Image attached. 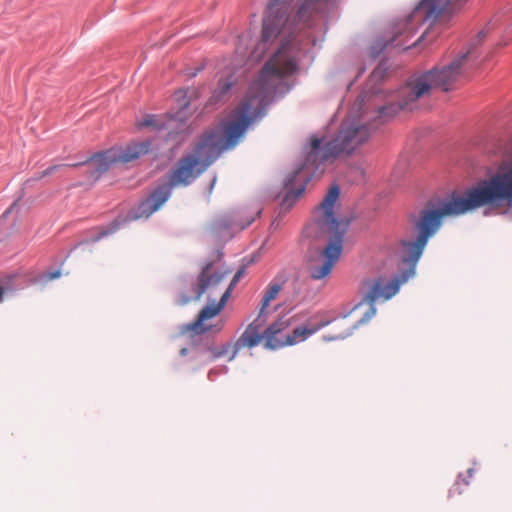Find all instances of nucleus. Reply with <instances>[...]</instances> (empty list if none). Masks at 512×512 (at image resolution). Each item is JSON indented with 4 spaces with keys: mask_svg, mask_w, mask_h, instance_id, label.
Returning <instances> with one entry per match:
<instances>
[{
    "mask_svg": "<svg viewBox=\"0 0 512 512\" xmlns=\"http://www.w3.org/2000/svg\"><path fill=\"white\" fill-rule=\"evenodd\" d=\"M505 204L512 205V162L501 166L488 179L467 189L462 196L453 195L439 208L435 209L427 205L418 213L411 214L408 218L406 233L400 239L396 249L399 259L407 264L408 270L401 278L387 279L380 276L366 281L367 290L363 296V302L369 305V311L355 324L347 323L343 319L338 331L325 339L334 341L349 337L359 324L367 322L376 314L375 302L386 301L398 292L400 285L414 275L415 267L428 240L440 229L444 217L465 214L483 207L499 208Z\"/></svg>",
    "mask_w": 512,
    "mask_h": 512,
    "instance_id": "f257e3e1",
    "label": "nucleus"
},
{
    "mask_svg": "<svg viewBox=\"0 0 512 512\" xmlns=\"http://www.w3.org/2000/svg\"><path fill=\"white\" fill-rule=\"evenodd\" d=\"M320 0H271L266 8L260 39L251 52L261 60L275 45L272 57L249 89H287L284 78L298 67L300 41L297 33L308 23Z\"/></svg>",
    "mask_w": 512,
    "mask_h": 512,
    "instance_id": "f03ea898",
    "label": "nucleus"
},
{
    "mask_svg": "<svg viewBox=\"0 0 512 512\" xmlns=\"http://www.w3.org/2000/svg\"><path fill=\"white\" fill-rule=\"evenodd\" d=\"M371 137L368 125L344 120L337 134L324 141V136L311 135L304 147L305 160L301 167L286 179L288 192L283 198V205L291 206L304 192L305 183L326 163H333L341 156H350Z\"/></svg>",
    "mask_w": 512,
    "mask_h": 512,
    "instance_id": "7ed1b4c3",
    "label": "nucleus"
},
{
    "mask_svg": "<svg viewBox=\"0 0 512 512\" xmlns=\"http://www.w3.org/2000/svg\"><path fill=\"white\" fill-rule=\"evenodd\" d=\"M490 32L491 26L487 25L471 40L468 50L452 63L441 69L433 68L411 79L400 90L401 101L399 104L381 107L379 109L380 117L392 116L402 109L412 110V104L418 99L429 96L432 89L440 88L443 91H448L461 76L465 63L474 57L476 47L486 39Z\"/></svg>",
    "mask_w": 512,
    "mask_h": 512,
    "instance_id": "20e7f679",
    "label": "nucleus"
},
{
    "mask_svg": "<svg viewBox=\"0 0 512 512\" xmlns=\"http://www.w3.org/2000/svg\"><path fill=\"white\" fill-rule=\"evenodd\" d=\"M337 185L330 187L325 198L318 207L315 225L319 237L328 240L319 256L308 263V272L312 279L321 280L327 277L340 258L343 249V238L348 229V221L338 219L334 215V205L339 197Z\"/></svg>",
    "mask_w": 512,
    "mask_h": 512,
    "instance_id": "39448f33",
    "label": "nucleus"
},
{
    "mask_svg": "<svg viewBox=\"0 0 512 512\" xmlns=\"http://www.w3.org/2000/svg\"><path fill=\"white\" fill-rule=\"evenodd\" d=\"M150 150V142L142 141L127 145L123 151L110 149L93 155L88 161V169L92 177L98 178L106 172L111 165L116 163H128L145 155Z\"/></svg>",
    "mask_w": 512,
    "mask_h": 512,
    "instance_id": "423d86ee",
    "label": "nucleus"
},
{
    "mask_svg": "<svg viewBox=\"0 0 512 512\" xmlns=\"http://www.w3.org/2000/svg\"><path fill=\"white\" fill-rule=\"evenodd\" d=\"M245 272L244 267L240 268L233 279L231 280L229 286L224 289V292L221 294V299L218 303L208 304L201 309L197 318L193 323L190 324L189 329L196 333H207L213 332L218 333L223 329L224 322L223 320H218L216 323L212 324L210 321L216 318L221 311L224 309L228 298L230 297L231 291L241 279Z\"/></svg>",
    "mask_w": 512,
    "mask_h": 512,
    "instance_id": "0eeeda50",
    "label": "nucleus"
},
{
    "mask_svg": "<svg viewBox=\"0 0 512 512\" xmlns=\"http://www.w3.org/2000/svg\"><path fill=\"white\" fill-rule=\"evenodd\" d=\"M175 98L178 102L180 100L186 99V91L179 90L175 93ZM188 105V102L184 101L183 103H179L181 109L178 111L176 115H146L141 122L138 123V127H150L156 131H167V135L171 138H174L176 135L184 132L186 130V122L184 121L183 109Z\"/></svg>",
    "mask_w": 512,
    "mask_h": 512,
    "instance_id": "6e6552de",
    "label": "nucleus"
},
{
    "mask_svg": "<svg viewBox=\"0 0 512 512\" xmlns=\"http://www.w3.org/2000/svg\"><path fill=\"white\" fill-rule=\"evenodd\" d=\"M227 271L220 269L213 263H207L201 270L197 284L194 288L195 299L199 300L203 295L207 296L209 304L218 303L216 298L224 292L222 282L227 276Z\"/></svg>",
    "mask_w": 512,
    "mask_h": 512,
    "instance_id": "1a4fd4ad",
    "label": "nucleus"
},
{
    "mask_svg": "<svg viewBox=\"0 0 512 512\" xmlns=\"http://www.w3.org/2000/svg\"><path fill=\"white\" fill-rule=\"evenodd\" d=\"M259 321L260 318L258 317V319H256L245 329V331L242 333L239 339L236 342L232 343L233 351L230 357L228 358L229 361H232L242 349L253 348L259 344L262 338H264L263 334L260 333L262 323H260Z\"/></svg>",
    "mask_w": 512,
    "mask_h": 512,
    "instance_id": "9d476101",
    "label": "nucleus"
},
{
    "mask_svg": "<svg viewBox=\"0 0 512 512\" xmlns=\"http://www.w3.org/2000/svg\"><path fill=\"white\" fill-rule=\"evenodd\" d=\"M291 325L290 319L281 317L265 330L263 337L265 340V346L269 349H279L285 347L286 334L283 335V331Z\"/></svg>",
    "mask_w": 512,
    "mask_h": 512,
    "instance_id": "9b49d317",
    "label": "nucleus"
},
{
    "mask_svg": "<svg viewBox=\"0 0 512 512\" xmlns=\"http://www.w3.org/2000/svg\"><path fill=\"white\" fill-rule=\"evenodd\" d=\"M328 324L329 321L327 320L315 322L313 318H310L304 325L296 327L291 333L286 334L285 346H291L305 341Z\"/></svg>",
    "mask_w": 512,
    "mask_h": 512,
    "instance_id": "f8f14e48",
    "label": "nucleus"
},
{
    "mask_svg": "<svg viewBox=\"0 0 512 512\" xmlns=\"http://www.w3.org/2000/svg\"><path fill=\"white\" fill-rule=\"evenodd\" d=\"M467 0H447L445 3H439L438 0H423L424 4L429 6V16L435 19H445L456 11Z\"/></svg>",
    "mask_w": 512,
    "mask_h": 512,
    "instance_id": "ddd939ff",
    "label": "nucleus"
},
{
    "mask_svg": "<svg viewBox=\"0 0 512 512\" xmlns=\"http://www.w3.org/2000/svg\"><path fill=\"white\" fill-rule=\"evenodd\" d=\"M232 351V343L223 344L221 346L209 347L205 355L204 362H212L226 355L230 356Z\"/></svg>",
    "mask_w": 512,
    "mask_h": 512,
    "instance_id": "4468645a",
    "label": "nucleus"
},
{
    "mask_svg": "<svg viewBox=\"0 0 512 512\" xmlns=\"http://www.w3.org/2000/svg\"><path fill=\"white\" fill-rule=\"evenodd\" d=\"M281 291V285L277 282H271L264 293V296L261 301L260 315L264 313L265 309L269 306V304L277 298Z\"/></svg>",
    "mask_w": 512,
    "mask_h": 512,
    "instance_id": "2eb2a0df",
    "label": "nucleus"
},
{
    "mask_svg": "<svg viewBox=\"0 0 512 512\" xmlns=\"http://www.w3.org/2000/svg\"><path fill=\"white\" fill-rule=\"evenodd\" d=\"M475 469L468 468L465 473H460L453 487L449 491V497L462 494V488L470 483V479L474 476Z\"/></svg>",
    "mask_w": 512,
    "mask_h": 512,
    "instance_id": "dca6fc26",
    "label": "nucleus"
},
{
    "mask_svg": "<svg viewBox=\"0 0 512 512\" xmlns=\"http://www.w3.org/2000/svg\"><path fill=\"white\" fill-rule=\"evenodd\" d=\"M234 84V80L232 77L228 78V79H225V80H220L219 81V85H218V92H219V97L220 96H223L226 92L229 91V89L233 86Z\"/></svg>",
    "mask_w": 512,
    "mask_h": 512,
    "instance_id": "f3484780",
    "label": "nucleus"
},
{
    "mask_svg": "<svg viewBox=\"0 0 512 512\" xmlns=\"http://www.w3.org/2000/svg\"><path fill=\"white\" fill-rule=\"evenodd\" d=\"M232 224L229 220L227 219H220L218 220L215 225H214V229L220 233V231L223 229V228H228L230 227Z\"/></svg>",
    "mask_w": 512,
    "mask_h": 512,
    "instance_id": "a211bd4d",
    "label": "nucleus"
},
{
    "mask_svg": "<svg viewBox=\"0 0 512 512\" xmlns=\"http://www.w3.org/2000/svg\"><path fill=\"white\" fill-rule=\"evenodd\" d=\"M60 166L58 165H55V166H51L49 168H47L46 170L42 171L39 176L37 177V179H41L43 177H46V176H49L51 175L54 171H56Z\"/></svg>",
    "mask_w": 512,
    "mask_h": 512,
    "instance_id": "6ab92c4d",
    "label": "nucleus"
},
{
    "mask_svg": "<svg viewBox=\"0 0 512 512\" xmlns=\"http://www.w3.org/2000/svg\"><path fill=\"white\" fill-rule=\"evenodd\" d=\"M116 228H117V227L115 226V227H114L113 229H111V230L102 229V230H101V232H100V234H99L98 236L94 237V239H93V240H94V241H98V240H99V239H101L102 237L107 236V235H109L111 232L115 231V230H116Z\"/></svg>",
    "mask_w": 512,
    "mask_h": 512,
    "instance_id": "aec40b11",
    "label": "nucleus"
},
{
    "mask_svg": "<svg viewBox=\"0 0 512 512\" xmlns=\"http://www.w3.org/2000/svg\"><path fill=\"white\" fill-rule=\"evenodd\" d=\"M59 276H60V272H59V271H55V272L50 273V274L48 275V279L53 280V279L58 278Z\"/></svg>",
    "mask_w": 512,
    "mask_h": 512,
    "instance_id": "412c9836",
    "label": "nucleus"
},
{
    "mask_svg": "<svg viewBox=\"0 0 512 512\" xmlns=\"http://www.w3.org/2000/svg\"><path fill=\"white\" fill-rule=\"evenodd\" d=\"M189 297L183 296L181 300H179V304L185 305L189 302Z\"/></svg>",
    "mask_w": 512,
    "mask_h": 512,
    "instance_id": "4be33fe9",
    "label": "nucleus"
},
{
    "mask_svg": "<svg viewBox=\"0 0 512 512\" xmlns=\"http://www.w3.org/2000/svg\"><path fill=\"white\" fill-rule=\"evenodd\" d=\"M254 219L248 221L246 224H239V228L243 230L246 226L250 225Z\"/></svg>",
    "mask_w": 512,
    "mask_h": 512,
    "instance_id": "5701e85b",
    "label": "nucleus"
},
{
    "mask_svg": "<svg viewBox=\"0 0 512 512\" xmlns=\"http://www.w3.org/2000/svg\"><path fill=\"white\" fill-rule=\"evenodd\" d=\"M4 293H5V289H4V287H2V286L0 285V302H2V300H3V295H4Z\"/></svg>",
    "mask_w": 512,
    "mask_h": 512,
    "instance_id": "b1692460",
    "label": "nucleus"
},
{
    "mask_svg": "<svg viewBox=\"0 0 512 512\" xmlns=\"http://www.w3.org/2000/svg\"><path fill=\"white\" fill-rule=\"evenodd\" d=\"M187 353H188V349H187V348H182V349L180 350V355H181V356H186V355H187Z\"/></svg>",
    "mask_w": 512,
    "mask_h": 512,
    "instance_id": "393cba45",
    "label": "nucleus"
}]
</instances>
